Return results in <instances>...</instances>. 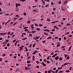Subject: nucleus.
<instances>
[{"instance_id":"nucleus-1","label":"nucleus","mask_w":73,"mask_h":73,"mask_svg":"<svg viewBox=\"0 0 73 73\" xmlns=\"http://www.w3.org/2000/svg\"><path fill=\"white\" fill-rule=\"evenodd\" d=\"M44 31H46V32H49L50 31L48 29H45L44 30Z\"/></svg>"},{"instance_id":"nucleus-2","label":"nucleus","mask_w":73,"mask_h":73,"mask_svg":"<svg viewBox=\"0 0 73 73\" xmlns=\"http://www.w3.org/2000/svg\"><path fill=\"white\" fill-rule=\"evenodd\" d=\"M34 25L33 24H32L30 26V27L33 29H35V27H33Z\"/></svg>"},{"instance_id":"nucleus-3","label":"nucleus","mask_w":73,"mask_h":73,"mask_svg":"<svg viewBox=\"0 0 73 73\" xmlns=\"http://www.w3.org/2000/svg\"><path fill=\"white\" fill-rule=\"evenodd\" d=\"M42 64L43 66H46V64H45L44 62H42Z\"/></svg>"},{"instance_id":"nucleus-4","label":"nucleus","mask_w":73,"mask_h":73,"mask_svg":"<svg viewBox=\"0 0 73 73\" xmlns=\"http://www.w3.org/2000/svg\"><path fill=\"white\" fill-rule=\"evenodd\" d=\"M68 64H69V63H65L64 64L63 66H65V65H68Z\"/></svg>"},{"instance_id":"nucleus-5","label":"nucleus","mask_w":73,"mask_h":73,"mask_svg":"<svg viewBox=\"0 0 73 73\" xmlns=\"http://www.w3.org/2000/svg\"><path fill=\"white\" fill-rule=\"evenodd\" d=\"M58 58H59V57L58 56H56L55 58V60H58Z\"/></svg>"},{"instance_id":"nucleus-6","label":"nucleus","mask_w":73,"mask_h":73,"mask_svg":"<svg viewBox=\"0 0 73 73\" xmlns=\"http://www.w3.org/2000/svg\"><path fill=\"white\" fill-rule=\"evenodd\" d=\"M11 21V20H9L8 21H7L6 23H5V25H7L9 22H10Z\"/></svg>"},{"instance_id":"nucleus-7","label":"nucleus","mask_w":73,"mask_h":73,"mask_svg":"<svg viewBox=\"0 0 73 73\" xmlns=\"http://www.w3.org/2000/svg\"><path fill=\"white\" fill-rule=\"evenodd\" d=\"M57 22H58V21H56L54 22H52V24H54V23H57Z\"/></svg>"},{"instance_id":"nucleus-8","label":"nucleus","mask_w":73,"mask_h":73,"mask_svg":"<svg viewBox=\"0 0 73 73\" xmlns=\"http://www.w3.org/2000/svg\"><path fill=\"white\" fill-rule=\"evenodd\" d=\"M39 37H40V36H36L35 37V40H37V39H38V38H39Z\"/></svg>"},{"instance_id":"nucleus-9","label":"nucleus","mask_w":73,"mask_h":73,"mask_svg":"<svg viewBox=\"0 0 73 73\" xmlns=\"http://www.w3.org/2000/svg\"><path fill=\"white\" fill-rule=\"evenodd\" d=\"M19 48L20 49V50H19V51H21V50H22V49H23V48L21 47H20Z\"/></svg>"},{"instance_id":"nucleus-10","label":"nucleus","mask_w":73,"mask_h":73,"mask_svg":"<svg viewBox=\"0 0 73 73\" xmlns=\"http://www.w3.org/2000/svg\"><path fill=\"white\" fill-rule=\"evenodd\" d=\"M36 33V31H32L31 32V33Z\"/></svg>"},{"instance_id":"nucleus-11","label":"nucleus","mask_w":73,"mask_h":73,"mask_svg":"<svg viewBox=\"0 0 73 73\" xmlns=\"http://www.w3.org/2000/svg\"><path fill=\"white\" fill-rule=\"evenodd\" d=\"M54 28H56L57 30H58L59 29H58V28H57V27H56V26H54Z\"/></svg>"},{"instance_id":"nucleus-12","label":"nucleus","mask_w":73,"mask_h":73,"mask_svg":"<svg viewBox=\"0 0 73 73\" xmlns=\"http://www.w3.org/2000/svg\"><path fill=\"white\" fill-rule=\"evenodd\" d=\"M72 46H71L70 47H69V48L68 49V51H70V49H71V48H72Z\"/></svg>"},{"instance_id":"nucleus-13","label":"nucleus","mask_w":73,"mask_h":73,"mask_svg":"<svg viewBox=\"0 0 73 73\" xmlns=\"http://www.w3.org/2000/svg\"><path fill=\"white\" fill-rule=\"evenodd\" d=\"M36 30H37V31H40V29L39 28L36 29Z\"/></svg>"},{"instance_id":"nucleus-14","label":"nucleus","mask_w":73,"mask_h":73,"mask_svg":"<svg viewBox=\"0 0 73 73\" xmlns=\"http://www.w3.org/2000/svg\"><path fill=\"white\" fill-rule=\"evenodd\" d=\"M63 60V59L62 58H60L59 59V60L60 61H62Z\"/></svg>"},{"instance_id":"nucleus-15","label":"nucleus","mask_w":73,"mask_h":73,"mask_svg":"<svg viewBox=\"0 0 73 73\" xmlns=\"http://www.w3.org/2000/svg\"><path fill=\"white\" fill-rule=\"evenodd\" d=\"M67 1H68L67 0L65 1L64 2V4H66V3H67Z\"/></svg>"},{"instance_id":"nucleus-16","label":"nucleus","mask_w":73,"mask_h":73,"mask_svg":"<svg viewBox=\"0 0 73 73\" xmlns=\"http://www.w3.org/2000/svg\"><path fill=\"white\" fill-rule=\"evenodd\" d=\"M52 38V36H50L47 38V39H48L49 38Z\"/></svg>"},{"instance_id":"nucleus-17","label":"nucleus","mask_w":73,"mask_h":73,"mask_svg":"<svg viewBox=\"0 0 73 73\" xmlns=\"http://www.w3.org/2000/svg\"><path fill=\"white\" fill-rule=\"evenodd\" d=\"M41 1H42V2L43 3V4H45V1H44V0H41Z\"/></svg>"},{"instance_id":"nucleus-18","label":"nucleus","mask_w":73,"mask_h":73,"mask_svg":"<svg viewBox=\"0 0 73 73\" xmlns=\"http://www.w3.org/2000/svg\"><path fill=\"white\" fill-rule=\"evenodd\" d=\"M47 21H50V20L49 19H47Z\"/></svg>"},{"instance_id":"nucleus-19","label":"nucleus","mask_w":73,"mask_h":73,"mask_svg":"<svg viewBox=\"0 0 73 73\" xmlns=\"http://www.w3.org/2000/svg\"><path fill=\"white\" fill-rule=\"evenodd\" d=\"M33 12H38V11H36L35 9H34V10H33Z\"/></svg>"},{"instance_id":"nucleus-20","label":"nucleus","mask_w":73,"mask_h":73,"mask_svg":"<svg viewBox=\"0 0 73 73\" xmlns=\"http://www.w3.org/2000/svg\"><path fill=\"white\" fill-rule=\"evenodd\" d=\"M66 72H67V73H69L70 72V71L69 70H66Z\"/></svg>"},{"instance_id":"nucleus-21","label":"nucleus","mask_w":73,"mask_h":73,"mask_svg":"<svg viewBox=\"0 0 73 73\" xmlns=\"http://www.w3.org/2000/svg\"><path fill=\"white\" fill-rule=\"evenodd\" d=\"M27 39V38L26 37L25 38L22 39V40H26V39Z\"/></svg>"},{"instance_id":"nucleus-22","label":"nucleus","mask_w":73,"mask_h":73,"mask_svg":"<svg viewBox=\"0 0 73 73\" xmlns=\"http://www.w3.org/2000/svg\"><path fill=\"white\" fill-rule=\"evenodd\" d=\"M23 15L24 16H26L27 15V13H25V12L24 13Z\"/></svg>"},{"instance_id":"nucleus-23","label":"nucleus","mask_w":73,"mask_h":73,"mask_svg":"<svg viewBox=\"0 0 73 73\" xmlns=\"http://www.w3.org/2000/svg\"><path fill=\"white\" fill-rule=\"evenodd\" d=\"M16 8L18 7V3H16Z\"/></svg>"},{"instance_id":"nucleus-24","label":"nucleus","mask_w":73,"mask_h":73,"mask_svg":"<svg viewBox=\"0 0 73 73\" xmlns=\"http://www.w3.org/2000/svg\"><path fill=\"white\" fill-rule=\"evenodd\" d=\"M70 58V57H69V56H68L66 58V59L67 60H69Z\"/></svg>"},{"instance_id":"nucleus-25","label":"nucleus","mask_w":73,"mask_h":73,"mask_svg":"<svg viewBox=\"0 0 73 73\" xmlns=\"http://www.w3.org/2000/svg\"><path fill=\"white\" fill-rule=\"evenodd\" d=\"M17 41H16L15 44V46H16V45H17Z\"/></svg>"},{"instance_id":"nucleus-26","label":"nucleus","mask_w":73,"mask_h":73,"mask_svg":"<svg viewBox=\"0 0 73 73\" xmlns=\"http://www.w3.org/2000/svg\"><path fill=\"white\" fill-rule=\"evenodd\" d=\"M30 23H31V21H28L27 22V24H29Z\"/></svg>"},{"instance_id":"nucleus-27","label":"nucleus","mask_w":73,"mask_h":73,"mask_svg":"<svg viewBox=\"0 0 73 73\" xmlns=\"http://www.w3.org/2000/svg\"><path fill=\"white\" fill-rule=\"evenodd\" d=\"M5 41L6 42H9V40L8 39H6L5 40Z\"/></svg>"},{"instance_id":"nucleus-28","label":"nucleus","mask_w":73,"mask_h":73,"mask_svg":"<svg viewBox=\"0 0 73 73\" xmlns=\"http://www.w3.org/2000/svg\"><path fill=\"white\" fill-rule=\"evenodd\" d=\"M28 27H25L23 28L24 29H28Z\"/></svg>"},{"instance_id":"nucleus-29","label":"nucleus","mask_w":73,"mask_h":73,"mask_svg":"<svg viewBox=\"0 0 73 73\" xmlns=\"http://www.w3.org/2000/svg\"><path fill=\"white\" fill-rule=\"evenodd\" d=\"M19 10L17 8L16 9L15 11H19Z\"/></svg>"},{"instance_id":"nucleus-30","label":"nucleus","mask_w":73,"mask_h":73,"mask_svg":"<svg viewBox=\"0 0 73 73\" xmlns=\"http://www.w3.org/2000/svg\"><path fill=\"white\" fill-rule=\"evenodd\" d=\"M25 70H28V67H25Z\"/></svg>"},{"instance_id":"nucleus-31","label":"nucleus","mask_w":73,"mask_h":73,"mask_svg":"<svg viewBox=\"0 0 73 73\" xmlns=\"http://www.w3.org/2000/svg\"><path fill=\"white\" fill-rule=\"evenodd\" d=\"M22 2H24V1H25V0H20Z\"/></svg>"},{"instance_id":"nucleus-32","label":"nucleus","mask_w":73,"mask_h":73,"mask_svg":"<svg viewBox=\"0 0 73 73\" xmlns=\"http://www.w3.org/2000/svg\"><path fill=\"white\" fill-rule=\"evenodd\" d=\"M27 64H29V63H30V61H27Z\"/></svg>"},{"instance_id":"nucleus-33","label":"nucleus","mask_w":73,"mask_h":73,"mask_svg":"<svg viewBox=\"0 0 73 73\" xmlns=\"http://www.w3.org/2000/svg\"><path fill=\"white\" fill-rule=\"evenodd\" d=\"M29 52H27V57H28L29 56Z\"/></svg>"},{"instance_id":"nucleus-34","label":"nucleus","mask_w":73,"mask_h":73,"mask_svg":"<svg viewBox=\"0 0 73 73\" xmlns=\"http://www.w3.org/2000/svg\"><path fill=\"white\" fill-rule=\"evenodd\" d=\"M23 18H20L18 20H22V19H23Z\"/></svg>"},{"instance_id":"nucleus-35","label":"nucleus","mask_w":73,"mask_h":73,"mask_svg":"<svg viewBox=\"0 0 73 73\" xmlns=\"http://www.w3.org/2000/svg\"><path fill=\"white\" fill-rule=\"evenodd\" d=\"M59 70L58 69L56 70V71H55V73H57V72H58V71Z\"/></svg>"},{"instance_id":"nucleus-36","label":"nucleus","mask_w":73,"mask_h":73,"mask_svg":"<svg viewBox=\"0 0 73 73\" xmlns=\"http://www.w3.org/2000/svg\"><path fill=\"white\" fill-rule=\"evenodd\" d=\"M29 36H31V37H32V36H33V35H32V34H29Z\"/></svg>"},{"instance_id":"nucleus-37","label":"nucleus","mask_w":73,"mask_h":73,"mask_svg":"<svg viewBox=\"0 0 73 73\" xmlns=\"http://www.w3.org/2000/svg\"><path fill=\"white\" fill-rule=\"evenodd\" d=\"M46 62H47V63H48V64H49L50 63V62L49 61H46Z\"/></svg>"},{"instance_id":"nucleus-38","label":"nucleus","mask_w":73,"mask_h":73,"mask_svg":"<svg viewBox=\"0 0 73 73\" xmlns=\"http://www.w3.org/2000/svg\"><path fill=\"white\" fill-rule=\"evenodd\" d=\"M53 4H54V3L53 2H51V5H53Z\"/></svg>"},{"instance_id":"nucleus-39","label":"nucleus","mask_w":73,"mask_h":73,"mask_svg":"<svg viewBox=\"0 0 73 73\" xmlns=\"http://www.w3.org/2000/svg\"><path fill=\"white\" fill-rule=\"evenodd\" d=\"M14 32H13L11 33L10 34L11 36H12V35L13 34Z\"/></svg>"},{"instance_id":"nucleus-40","label":"nucleus","mask_w":73,"mask_h":73,"mask_svg":"<svg viewBox=\"0 0 73 73\" xmlns=\"http://www.w3.org/2000/svg\"><path fill=\"white\" fill-rule=\"evenodd\" d=\"M10 44L9 43H8V44H7V46H9V45Z\"/></svg>"},{"instance_id":"nucleus-41","label":"nucleus","mask_w":73,"mask_h":73,"mask_svg":"<svg viewBox=\"0 0 73 73\" xmlns=\"http://www.w3.org/2000/svg\"><path fill=\"white\" fill-rule=\"evenodd\" d=\"M45 42H46V40H44L43 42H42V43H43V44H44V43H45Z\"/></svg>"},{"instance_id":"nucleus-42","label":"nucleus","mask_w":73,"mask_h":73,"mask_svg":"<svg viewBox=\"0 0 73 73\" xmlns=\"http://www.w3.org/2000/svg\"><path fill=\"white\" fill-rule=\"evenodd\" d=\"M70 33H69V32H68L67 33H66L65 34L66 35H69V34Z\"/></svg>"},{"instance_id":"nucleus-43","label":"nucleus","mask_w":73,"mask_h":73,"mask_svg":"<svg viewBox=\"0 0 73 73\" xmlns=\"http://www.w3.org/2000/svg\"><path fill=\"white\" fill-rule=\"evenodd\" d=\"M51 71L50 70H49L48 71V73H50Z\"/></svg>"},{"instance_id":"nucleus-44","label":"nucleus","mask_w":73,"mask_h":73,"mask_svg":"<svg viewBox=\"0 0 73 73\" xmlns=\"http://www.w3.org/2000/svg\"><path fill=\"white\" fill-rule=\"evenodd\" d=\"M0 35H4V34L3 33H0Z\"/></svg>"},{"instance_id":"nucleus-45","label":"nucleus","mask_w":73,"mask_h":73,"mask_svg":"<svg viewBox=\"0 0 73 73\" xmlns=\"http://www.w3.org/2000/svg\"><path fill=\"white\" fill-rule=\"evenodd\" d=\"M70 25V23H68L66 24V25L67 26H69V25Z\"/></svg>"},{"instance_id":"nucleus-46","label":"nucleus","mask_w":73,"mask_h":73,"mask_svg":"<svg viewBox=\"0 0 73 73\" xmlns=\"http://www.w3.org/2000/svg\"><path fill=\"white\" fill-rule=\"evenodd\" d=\"M60 46V44H57V47H58V46Z\"/></svg>"},{"instance_id":"nucleus-47","label":"nucleus","mask_w":73,"mask_h":73,"mask_svg":"<svg viewBox=\"0 0 73 73\" xmlns=\"http://www.w3.org/2000/svg\"><path fill=\"white\" fill-rule=\"evenodd\" d=\"M54 38H55V39H57V38H58V37L57 36L56 37H55Z\"/></svg>"},{"instance_id":"nucleus-48","label":"nucleus","mask_w":73,"mask_h":73,"mask_svg":"<svg viewBox=\"0 0 73 73\" xmlns=\"http://www.w3.org/2000/svg\"><path fill=\"white\" fill-rule=\"evenodd\" d=\"M31 66V64H29L27 65V66Z\"/></svg>"},{"instance_id":"nucleus-49","label":"nucleus","mask_w":73,"mask_h":73,"mask_svg":"<svg viewBox=\"0 0 73 73\" xmlns=\"http://www.w3.org/2000/svg\"><path fill=\"white\" fill-rule=\"evenodd\" d=\"M36 53V52L35 51L33 53V54H35Z\"/></svg>"},{"instance_id":"nucleus-50","label":"nucleus","mask_w":73,"mask_h":73,"mask_svg":"<svg viewBox=\"0 0 73 73\" xmlns=\"http://www.w3.org/2000/svg\"><path fill=\"white\" fill-rule=\"evenodd\" d=\"M15 16L16 17H19V15H16Z\"/></svg>"},{"instance_id":"nucleus-51","label":"nucleus","mask_w":73,"mask_h":73,"mask_svg":"<svg viewBox=\"0 0 73 73\" xmlns=\"http://www.w3.org/2000/svg\"><path fill=\"white\" fill-rule=\"evenodd\" d=\"M39 27H42L43 26V25H42L40 24L39 25Z\"/></svg>"},{"instance_id":"nucleus-52","label":"nucleus","mask_w":73,"mask_h":73,"mask_svg":"<svg viewBox=\"0 0 73 73\" xmlns=\"http://www.w3.org/2000/svg\"><path fill=\"white\" fill-rule=\"evenodd\" d=\"M72 68V67H70V68L69 69V70H71V69Z\"/></svg>"},{"instance_id":"nucleus-53","label":"nucleus","mask_w":73,"mask_h":73,"mask_svg":"<svg viewBox=\"0 0 73 73\" xmlns=\"http://www.w3.org/2000/svg\"><path fill=\"white\" fill-rule=\"evenodd\" d=\"M64 56L65 58H66V57H67V56H66V54H64Z\"/></svg>"},{"instance_id":"nucleus-54","label":"nucleus","mask_w":73,"mask_h":73,"mask_svg":"<svg viewBox=\"0 0 73 73\" xmlns=\"http://www.w3.org/2000/svg\"><path fill=\"white\" fill-rule=\"evenodd\" d=\"M5 16H8L9 15V14H7L4 15Z\"/></svg>"},{"instance_id":"nucleus-55","label":"nucleus","mask_w":73,"mask_h":73,"mask_svg":"<svg viewBox=\"0 0 73 73\" xmlns=\"http://www.w3.org/2000/svg\"><path fill=\"white\" fill-rule=\"evenodd\" d=\"M55 13L54 12H52V15H54V14Z\"/></svg>"},{"instance_id":"nucleus-56","label":"nucleus","mask_w":73,"mask_h":73,"mask_svg":"<svg viewBox=\"0 0 73 73\" xmlns=\"http://www.w3.org/2000/svg\"><path fill=\"white\" fill-rule=\"evenodd\" d=\"M59 4L60 5L61 4V1H59Z\"/></svg>"},{"instance_id":"nucleus-57","label":"nucleus","mask_w":73,"mask_h":73,"mask_svg":"<svg viewBox=\"0 0 73 73\" xmlns=\"http://www.w3.org/2000/svg\"><path fill=\"white\" fill-rule=\"evenodd\" d=\"M16 39L14 40H13V42H15V41H16Z\"/></svg>"},{"instance_id":"nucleus-58","label":"nucleus","mask_w":73,"mask_h":73,"mask_svg":"<svg viewBox=\"0 0 73 73\" xmlns=\"http://www.w3.org/2000/svg\"><path fill=\"white\" fill-rule=\"evenodd\" d=\"M36 64H38L39 63V61H36Z\"/></svg>"},{"instance_id":"nucleus-59","label":"nucleus","mask_w":73,"mask_h":73,"mask_svg":"<svg viewBox=\"0 0 73 73\" xmlns=\"http://www.w3.org/2000/svg\"><path fill=\"white\" fill-rule=\"evenodd\" d=\"M53 70H56V68H53Z\"/></svg>"},{"instance_id":"nucleus-60","label":"nucleus","mask_w":73,"mask_h":73,"mask_svg":"<svg viewBox=\"0 0 73 73\" xmlns=\"http://www.w3.org/2000/svg\"><path fill=\"white\" fill-rule=\"evenodd\" d=\"M7 48H8V47L7 46H6L5 47V49H7Z\"/></svg>"},{"instance_id":"nucleus-61","label":"nucleus","mask_w":73,"mask_h":73,"mask_svg":"<svg viewBox=\"0 0 73 73\" xmlns=\"http://www.w3.org/2000/svg\"><path fill=\"white\" fill-rule=\"evenodd\" d=\"M59 41H61V38H59Z\"/></svg>"},{"instance_id":"nucleus-62","label":"nucleus","mask_w":73,"mask_h":73,"mask_svg":"<svg viewBox=\"0 0 73 73\" xmlns=\"http://www.w3.org/2000/svg\"><path fill=\"white\" fill-rule=\"evenodd\" d=\"M49 59H50L49 57L48 56L47 58V60H49Z\"/></svg>"},{"instance_id":"nucleus-63","label":"nucleus","mask_w":73,"mask_h":73,"mask_svg":"<svg viewBox=\"0 0 73 73\" xmlns=\"http://www.w3.org/2000/svg\"><path fill=\"white\" fill-rule=\"evenodd\" d=\"M46 59H44L43 60V61L45 62H46Z\"/></svg>"},{"instance_id":"nucleus-64","label":"nucleus","mask_w":73,"mask_h":73,"mask_svg":"<svg viewBox=\"0 0 73 73\" xmlns=\"http://www.w3.org/2000/svg\"><path fill=\"white\" fill-rule=\"evenodd\" d=\"M59 52V51H58L57 50H55L54 52V53H56V52Z\"/></svg>"}]
</instances>
